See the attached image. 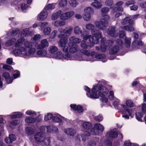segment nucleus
Here are the masks:
<instances>
[{"label":"nucleus","instance_id":"1","mask_svg":"<svg viewBox=\"0 0 146 146\" xmlns=\"http://www.w3.org/2000/svg\"><path fill=\"white\" fill-rule=\"evenodd\" d=\"M14 44L16 48L13 50V53L16 56L26 57L33 56L36 52V49L32 47L33 43L31 41H25L24 38L21 37L17 41L15 38H12L5 43L7 46Z\"/></svg>","mask_w":146,"mask_h":146},{"label":"nucleus","instance_id":"2","mask_svg":"<svg viewBox=\"0 0 146 146\" xmlns=\"http://www.w3.org/2000/svg\"><path fill=\"white\" fill-rule=\"evenodd\" d=\"M109 19V17L107 16L101 19L99 21H95L94 25L90 23L86 25V29L91 30V33L93 35L89 38L90 42L95 44L98 43L99 38L102 37V33L99 30L103 31L106 30L108 25Z\"/></svg>","mask_w":146,"mask_h":146},{"label":"nucleus","instance_id":"3","mask_svg":"<svg viewBox=\"0 0 146 146\" xmlns=\"http://www.w3.org/2000/svg\"><path fill=\"white\" fill-rule=\"evenodd\" d=\"M106 82L104 80L99 81L97 85H94L90 92V88L87 86H84V89L87 93V96L91 99H97L104 97L108 92V89L106 86Z\"/></svg>","mask_w":146,"mask_h":146},{"label":"nucleus","instance_id":"4","mask_svg":"<svg viewBox=\"0 0 146 146\" xmlns=\"http://www.w3.org/2000/svg\"><path fill=\"white\" fill-rule=\"evenodd\" d=\"M64 35L62 34L58 35V37L60 38L59 42V44L60 46L62 47V50L65 52H68V47L66 46L68 42V39L66 38H64L63 37ZM69 47V51L70 52L73 54V53L76 52L78 51L79 50V47L78 45L76 44H70V45H68ZM78 56V55L76 54Z\"/></svg>","mask_w":146,"mask_h":146},{"label":"nucleus","instance_id":"5","mask_svg":"<svg viewBox=\"0 0 146 146\" xmlns=\"http://www.w3.org/2000/svg\"><path fill=\"white\" fill-rule=\"evenodd\" d=\"M84 40L86 41V40H84L82 41L80 44L81 47L84 49H81L80 50V52L81 53H83L84 55H82V56H79L76 54V55L78 57H81L82 58L86 59L83 60H86L87 61L93 62L94 61V60L93 59V56L95 55V52L93 51L90 53L88 50L85 49L87 48L88 45L85 43V41ZM79 60L82 61V60Z\"/></svg>","mask_w":146,"mask_h":146},{"label":"nucleus","instance_id":"6","mask_svg":"<svg viewBox=\"0 0 146 146\" xmlns=\"http://www.w3.org/2000/svg\"><path fill=\"white\" fill-rule=\"evenodd\" d=\"M53 58L60 59H64L67 60H83L86 59L85 58L78 57L76 55L68 53L64 54L60 51H58L55 54H54Z\"/></svg>","mask_w":146,"mask_h":146},{"label":"nucleus","instance_id":"7","mask_svg":"<svg viewBox=\"0 0 146 146\" xmlns=\"http://www.w3.org/2000/svg\"><path fill=\"white\" fill-rule=\"evenodd\" d=\"M106 38H102L101 41V45L100 47L96 46V48L97 50H100L102 52H105L107 50L109 49L110 48L113 44L114 40H109L106 42Z\"/></svg>","mask_w":146,"mask_h":146},{"label":"nucleus","instance_id":"8","mask_svg":"<svg viewBox=\"0 0 146 146\" xmlns=\"http://www.w3.org/2000/svg\"><path fill=\"white\" fill-rule=\"evenodd\" d=\"M121 23L122 25L129 24L128 25L124 26L123 27V29L130 32L134 31V28L132 26L133 25L134 23L133 20L131 19L130 17H125L121 21Z\"/></svg>","mask_w":146,"mask_h":146},{"label":"nucleus","instance_id":"9","mask_svg":"<svg viewBox=\"0 0 146 146\" xmlns=\"http://www.w3.org/2000/svg\"><path fill=\"white\" fill-rule=\"evenodd\" d=\"M74 33L76 35H79L81 34V36L83 37V39L85 40H87L91 36L89 35L90 32L85 31L82 32L81 28L78 26L75 27L74 29Z\"/></svg>","mask_w":146,"mask_h":146},{"label":"nucleus","instance_id":"10","mask_svg":"<svg viewBox=\"0 0 146 146\" xmlns=\"http://www.w3.org/2000/svg\"><path fill=\"white\" fill-rule=\"evenodd\" d=\"M48 23L47 22H40L39 23V26L41 30L43 29L44 34L45 35H49L51 31V28L48 27Z\"/></svg>","mask_w":146,"mask_h":146},{"label":"nucleus","instance_id":"11","mask_svg":"<svg viewBox=\"0 0 146 146\" xmlns=\"http://www.w3.org/2000/svg\"><path fill=\"white\" fill-rule=\"evenodd\" d=\"M12 5L14 6L15 9L18 11L27 10L28 7V5L25 3H19L17 1H13L12 3Z\"/></svg>","mask_w":146,"mask_h":146},{"label":"nucleus","instance_id":"12","mask_svg":"<svg viewBox=\"0 0 146 146\" xmlns=\"http://www.w3.org/2000/svg\"><path fill=\"white\" fill-rule=\"evenodd\" d=\"M131 38L125 37V38L124 43H123L122 40L120 39H118L117 40L116 42L122 48L124 47L125 46L127 48H129L131 45Z\"/></svg>","mask_w":146,"mask_h":146},{"label":"nucleus","instance_id":"13","mask_svg":"<svg viewBox=\"0 0 146 146\" xmlns=\"http://www.w3.org/2000/svg\"><path fill=\"white\" fill-rule=\"evenodd\" d=\"M104 129V127L103 125L100 123H97L94 125L91 132L92 134L97 135L99 134V132H102Z\"/></svg>","mask_w":146,"mask_h":146},{"label":"nucleus","instance_id":"14","mask_svg":"<svg viewBox=\"0 0 146 146\" xmlns=\"http://www.w3.org/2000/svg\"><path fill=\"white\" fill-rule=\"evenodd\" d=\"M142 113L137 112L136 113V119L139 121H142L141 118L143 117L144 114L146 113V104H143L141 107Z\"/></svg>","mask_w":146,"mask_h":146},{"label":"nucleus","instance_id":"15","mask_svg":"<svg viewBox=\"0 0 146 146\" xmlns=\"http://www.w3.org/2000/svg\"><path fill=\"white\" fill-rule=\"evenodd\" d=\"M108 35L112 37H116L118 35L119 32L114 26H112L108 29L107 32Z\"/></svg>","mask_w":146,"mask_h":146},{"label":"nucleus","instance_id":"16","mask_svg":"<svg viewBox=\"0 0 146 146\" xmlns=\"http://www.w3.org/2000/svg\"><path fill=\"white\" fill-rule=\"evenodd\" d=\"M34 139L36 142L40 144L42 143L44 137L42 133L38 132L35 135Z\"/></svg>","mask_w":146,"mask_h":146},{"label":"nucleus","instance_id":"17","mask_svg":"<svg viewBox=\"0 0 146 146\" xmlns=\"http://www.w3.org/2000/svg\"><path fill=\"white\" fill-rule=\"evenodd\" d=\"M48 13L43 9L37 16V19L40 21H42L45 20L48 16Z\"/></svg>","mask_w":146,"mask_h":146},{"label":"nucleus","instance_id":"18","mask_svg":"<svg viewBox=\"0 0 146 146\" xmlns=\"http://www.w3.org/2000/svg\"><path fill=\"white\" fill-rule=\"evenodd\" d=\"M121 107L125 110V111L128 113L130 117H133L135 113V111L133 109L129 108L124 104H121Z\"/></svg>","mask_w":146,"mask_h":146},{"label":"nucleus","instance_id":"19","mask_svg":"<svg viewBox=\"0 0 146 146\" xmlns=\"http://www.w3.org/2000/svg\"><path fill=\"white\" fill-rule=\"evenodd\" d=\"M69 42L68 45H70V44H74L79 43L81 41V39L74 36H72L69 38Z\"/></svg>","mask_w":146,"mask_h":146},{"label":"nucleus","instance_id":"20","mask_svg":"<svg viewBox=\"0 0 146 146\" xmlns=\"http://www.w3.org/2000/svg\"><path fill=\"white\" fill-rule=\"evenodd\" d=\"M62 120H66V119L59 114H55L53 116L52 120L54 122L61 123Z\"/></svg>","mask_w":146,"mask_h":146},{"label":"nucleus","instance_id":"21","mask_svg":"<svg viewBox=\"0 0 146 146\" xmlns=\"http://www.w3.org/2000/svg\"><path fill=\"white\" fill-rule=\"evenodd\" d=\"M61 13V10H58V11L53 12L51 16V19L53 21H56L59 17Z\"/></svg>","mask_w":146,"mask_h":146},{"label":"nucleus","instance_id":"22","mask_svg":"<svg viewBox=\"0 0 146 146\" xmlns=\"http://www.w3.org/2000/svg\"><path fill=\"white\" fill-rule=\"evenodd\" d=\"M16 139L15 135L13 134H10L8 137H6L5 139V141L7 144L12 143Z\"/></svg>","mask_w":146,"mask_h":146},{"label":"nucleus","instance_id":"23","mask_svg":"<svg viewBox=\"0 0 146 146\" xmlns=\"http://www.w3.org/2000/svg\"><path fill=\"white\" fill-rule=\"evenodd\" d=\"M49 45V43L46 39H44L41 41L40 44L38 45L36 48L37 49H43Z\"/></svg>","mask_w":146,"mask_h":146},{"label":"nucleus","instance_id":"24","mask_svg":"<svg viewBox=\"0 0 146 146\" xmlns=\"http://www.w3.org/2000/svg\"><path fill=\"white\" fill-rule=\"evenodd\" d=\"M64 131L66 134L71 136H73L76 133V130L72 128L65 129Z\"/></svg>","mask_w":146,"mask_h":146},{"label":"nucleus","instance_id":"25","mask_svg":"<svg viewBox=\"0 0 146 146\" xmlns=\"http://www.w3.org/2000/svg\"><path fill=\"white\" fill-rule=\"evenodd\" d=\"M91 6L96 9H100L102 7L100 0H94L91 5Z\"/></svg>","mask_w":146,"mask_h":146},{"label":"nucleus","instance_id":"26","mask_svg":"<svg viewBox=\"0 0 146 146\" xmlns=\"http://www.w3.org/2000/svg\"><path fill=\"white\" fill-rule=\"evenodd\" d=\"M3 76L5 78L8 84L11 83L13 80L12 77H11L9 74L7 72H4L3 74Z\"/></svg>","mask_w":146,"mask_h":146},{"label":"nucleus","instance_id":"27","mask_svg":"<svg viewBox=\"0 0 146 146\" xmlns=\"http://www.w3.org/2000/svg\"><path fill=\"white\" fill-rule=\"evenodd\" d=\"M66 23V22L64 20H58L55 21L53 23L54 26L58 27L59 26H62L64 25Z\"/></svg>","mask_w":146,"mask_h":146},{"label":"nucleus","instance_id":"28","mask_svg":"<svg viewBox=\"0 0 146 146\" xmlns=\"http://www.w3.org/2000/svg\"><path fill=\"white\" fill-rule=\"evenodd\" d=\"M70 107L73 109L77 111L78 113H81L83 111L82 107L79 105L76 106V104H71Z\"/></svg>","mask_w":146,"mask_h":146},{"label":"nucleus","instance_id":"29","mask_svg":"<svg viewBox=\"0 0 146 146\" xmlns=\"http://www.w3.org/2000/svg\"><path fill=\"white\" fill-rule=\"evenodd\" d=\"M94 55L93 56V59L94 60V61L95 60V58L98 59H100L102 60L103 62H105L107 61L106 60V56L105 54H96L95 56V58L94 57Z\"/></svg>","mask_w":146,"mask_h":146},{"label":"nucleus","instance_id":"30","mask_svg":"<svg viewBox=\"0 0 146 146\" xmlns=\"http://www.w3.org/2000/svg\"><path fill=\"white\" fill-rule=\"evenodd\" d=\"M81 124L83 127L86 129H90L92 126V124L89 122L82 121Z\"/></svg>","mask_w":146,"mask_h":146},{"label":"nucleus","instance_id":"31","mask_svg":"<svg viewBox=\"0 0 146 146\" xmlns=\"http://www.w3.org/2000/svg\"><path fill=\"white\" fill-rule=\"evenodd\" d=\"M40 131L42 133H45L46 132L49 133L51 132L50 128L49 126H42L40 128Z\"/></svg>","mask_w":146,"mask_h":146},{"label":"nucleus","instance_id":"32","mask_svg":"<svg viewBox=\"0 0 146 146\" xmlns=\"http://www.w3.org/2000/svg\"><path fill=\"white\" fill-rule=\"evenodd\" d=\"M58 50V48L54 46H50L48 48L49 52L54 56Z\"/></svg>","mask_w":146,"mask_h":146},{"label":"nucleus","instance_id":"33","mask_svg":"<svg viewBox=\"0 0 146 146\" xmlns=\"http://www.w3.org/2000/svg\"><path fill=\"white\" fill-rule=\"evenodd\" d=\"M36 54L40 57H45L47 55V51L45 50H38L37 51Z\"/></svg>","mask_w":146,"mask_h":146},{"label":"nucleus","instance_id":"34","mask_svg":"<svg viewBox=\"0 0 146 146\" xmlns=\"http://www.w3.org/2000/svg\"><path fill=\"white\" fill-rule=\"evenodd\" d=\"M106 136L107 137L115 138L117 137V133L114 131H111L106 133Z\"/></svg>","mask_w":146,"mask_h":146},{"label":"nucleus","instance_id":"35","mask_svg":"<svg viewBox=\"0 0 146 146\" xmlns=\"http://www.w3.org/2000/svg\"><path fill=\"white\" fill-rule=\"evenodd\" d=\"M56 3H52L46 5L44 8L45 10H52L55 9V6L56 5Z\"/></svg>","mask_w":146,"mask_h":146},{"label":"nucleus","instance_id":"36","mask_svg":"<svg viewBox=\"0 0 146 146\" xmlns=\"http://www.w3.org/2000/svg\"><path fill=\"white\" fill-rule=\"evenodd\" d=\"M119 49V47L117 45H115L112 47L110 51V53L112 54H114L118 52Z\"/></svg>","mask_w":146,"mask_h":146},{"label":"nucleus","instance_id":"37","mask_svg":"<svg viewBox=\"0 0 146 146\" xmlns=\"http://www.w3.org/2000/svg\"><path fill=\"white\" fill-rule=\"evenodd\" d=\"M90 135V133L89 132L86 131L84 132L83 134L81 135L82 141H86L88 137Z\"/></svg>","mask_w":146,"mask_h":146},{"label":"nucleus","instance_id":"38","mask_svg":"<svg viewBox=\"0 0 146 146\" xmlns=\"http://www.w3.org/2000/svg\"><path fill=\"white\" fill-rule=\"evenodd\" d=\"M25 131L26 134L28 136L33 134L35 132L34 129L30 127L26 128L25 129Z\"/></svg>","mask_w":146,"mask_h":146},{"label":"nucleus","instance_id":"39","mask_svg":"<svg viewBox=\"0 0 146 146\" xmlns=\"http://www.w3.org/2000/svg\"><path fill=\"white\" fill-rule=\"evenodd\" d=\"M84 13L91 15L94 13V9L92 7H86L84 9Z\"/></svg>","mask_w":146,"mask_h":146},{"label":"nucleus","instance_id":"40","mask_svg":"<svg viewBox=\"0 0 146 146\" xmlns=\"http://www.w3.org/2000/svg\"><path fill=\"white\" fill-rule=\"evenodd\" d=\"M92 15L91 14L84 13L83 17L84 20L86 21H90Z\"/></svg>","mask_w":146,"mask_h":146},{"label":"nucleus","instance_id":"41","mask_svg":"<svg viewBox=\"0 0 146 146\" xmlns=\"http://www.w3.org/2000/svg\"><path fill=\"white\" fill-rule=\"evenodd\" d=\"M67 4V0H60L59 1L58 4L59 7L62 8L65 7Z\"/></svg>","mask_w":146,"mask_h":146},{"label":"nucleus","instance_id":"42","mask_svg":"<svg viewBox=\"0 0 146 146\" xmlns=\"http://www.w3.org/2000/svg\"><path fill=\"white\" fill-rule=\"evenodd\" d=\"M109 11V8L107 7H103L101 9V11L102 13V15L103 16H106V17H104L103 18L106 17L108 16L109 17H109L108 16H106V14L108 13ZM109 20H108V21Z\"/></svg>","mask_w":146,"mask_h":146},{"label":"nucleus","instance_id":"43","mask_svg":"<svg viewBox=\"0 0 146 146\" xmlns=\"http://www.w3.org/2000/svg\"><path fill=\"white\" fill-rule=\"evenodd\" d=\"M50 137H47L45 138L44 137L42 143H41L40 144L42 145H45L46 146H48L50 145Z\"/></svg>","mask_w":146,"mask_h":146},{"label":"nucleus","instance_id":"44","mask_svg":"<svg viewBox=\"0 0 146 146\" xmlns=\"http://www.w3.org/2000/svg\"><path fill=\"white\" fill-rule=\"evenodd\" d=\"M78 0H70L69 3L71 6L73 7H75L78 4Z\"/></svg>","mask_w":146,"mask_h":146},{"label":"nucleus","instance_id":"45","mask_svg":"<svg viewBox=\"0 0 146 146\" xmlns=\"http://www.w3.org/2000/svg\"><path fill=\"white\" fill-rule=\"evenodd\" d=\"M73 28L72 26L67 27L65 29V34L71 35L72 34Z\"/></svg>","mask_w":146,"mask_h":146},{"label":"nucleus","instance_id":"46","mask_svg":"<svg viewBox=\"0 0 146 146\" xmlns=\"http://www.w3.org/2000/svg\"><path fill=\"white\" fill-rule=\"evenodd\" d=\"M29 29L26 28L23 29L21 32V35L20 36L21 37L24 38L23 37L29 34Z\"/></svg>","mask_w":146,"mask_h":146},{"label":"nucleus","instance_id":"47","mask_svg":"<svg viewBox=\"0 0 146 146\" xmlns=\"http://www.w3.org/2000/svg\"><path fill=\"white\" fill-rule=\"evenodd\" d=\"M126 106L128 108H132L134 107V104L133 102L131 100H127L125 102Z\"/></svg>","mask_w":146,"mask_h":146},{"label":"nucleus","instance_id":"48","mask_svg":"<svg viewBox=\"0 0 146 146\" xmlns=\"http://www.w3.org/2000/svg\"><path fill=\"white\" fill-rule=\"evenodd\" d=\"M25 121L28 123H32L35 122L36 119L35 118L27 117L25 119Z\"/></svg>","mask_w":146,"mask_h":146},{"label":"nucleus","instance_id":"49","mask_svg":"<svg viewBox=\"0 0 146 146\" xmlns=\"http://www.w3.org/2000/svg\"><path fill=\"white\" fill-rule=\"evenodd\" d=\"M67 20L70 19L74 14V12L73 11L65 12Z\"/></svg>","mask_w":146,"mask_h":146},{"label":"nucleus","instance_id":"50","mask_svg":"<svg viewBox=\"0 0 146 146\" xmlns=\"http://www.w3.org/2000/svg\"><path fill=\"white\" fill-rule=\"evenodd\" d=\"M50 128V133H57L58 132V129L56 127L53 126H49Z\"/></svg>","mask_w":146,"mask_h":146},{"label":"nucleus","instance_id":"51","mask_svg":"<svg viewBox=\"0 0 146 146\" xmlns=\"http://www.w3.org/2000/svg\"><path fill=\"white\" fill-rule=\"evenodd\" d=\"M26 114L32 116H34L36 115V113L34 111L31 110H28L26 112Z\"/></svg>","mask_w":146,"mask_h":146},{"label":"nucleus","instance_id":"52","mask_svg":"<svg viewBox=\"0 0 146 146\" xmlns=\"http://www.w3.org/2000/svg\"><path fill=\"white\" fill-rule=\"evenodd\" d=\"M53 116V115L52 114L48 113L45 115L44 119L45 121H48L50 119L52 118Z\"/></svg>","mask_w":146,"mask_h":146},{"label":"nucleus","instance_id":"53","mask_svg":"<svg viewBox=\"0 0 146 146\" xmlns=\"http://www.w3.org/2000/svg\"><path fill=\"white\" fill-rule=\"evenodd\" d=\"M119 100L116 98H115V99H114V101L113 102V105L116 108H117L118 105H119Z\"/></svg>","mask_w":146,"mask_h":146},{"label":"nucleus","instance_id":"54","mask_svg":"<svg viewBox=\"0 0 146 146\" xmlns=\"http://www.w3.org/2000/svg\"><path fill=\"white\" fill-rule=\"evenodd\" d=\"M60 16V20L64 21L67 20L65 13H63L62 11L61 13Z\"/></svg>","mask_w":146,"mask_h":146},{"label":"nucleus","instance_id":"55","mask_svg":"<svg viewBox=\"0 0 146 146\" xmlns=\"http://www.w3.org/2000/svg\"><path fill=\"white\" fill-rule=\"evenodd\" d=\"M57 33V31L56 30L53 31L50 35L49 36L50 38H53L56 36Z\"/></svg>","mask_w":146,"mask_h":146},{"label":"nucleus","instance_id":"56","mask_svg":"<svg viewBox=\"0 0 146 146\" xmlns=\"http://www.w3.org/2000/svg\"><path fill=\"white\" fill-rule=\"evenodd\" d=\"M20 72L17 70H15L13 72V76L14 79H16L19 76Z\"/></svg>","mask_w":146,"mask_h":146},{"label":"nucleus","instance_id":"57","mask_svg":"<svg viewBox=\"0 0 146 146\" xmlns=\"http://www.w3.org/2000/svg\"><path fill=\"white\" fill-rule=\"evenodd\" d=\"M109 98L111 100H113L115 99V97L114 96V93L113 91H110L109 92Z\"/></svg>","mask_w":146,"mask_h":146},{"label":"nucleus","instance_id":"58","mask_svg":"<svg viewBox=\"0 0 146 146\" xmlns=\"http://www.w3.org/2000/svg\"><path fill=\"white\" fill-rule=\"evenodd\" d=\"M96 143L93 141H89L88 142L87 146H96Z\"/></svg>","mask_w":146,"mask_h":146},{"label":"nucleus","instance_id":"59","mask_svg":"<svg viewBox=\"0 0 146 146\" xmlns=\"http://www.w3.org/2000/svg\"><path fill=\"white\" fill-rule=\"evenodd\" d=\"M2 64L3 65V68L4 69L9 70H11L13 69V68L12 67L9 65H4L3 64Z\"/></svg>","mask_w":146,"mask_h":146},{"label":"nucleus","instance_id":"60","mask_svg":"<svg viewBox=\"0 0 146 146\" xmlns=\"http://www.w3.org/2000/svg\"><path fill=\"white\" fill-rule=\"evenodd\" d=\"M116 10H118L119 11H123V9L121 7H115L113 10L112 12L113 13L116 12Z\"/></svg>","mask_w":146,"mask_h":146},{"label":"nucleus","instance_id":"61","mask_svg":"<svg viewBox=\"0 0 146 146\" xmlns=\"http://www.w3.org/2000/svg\"><path fill=\"white\" fill-rule=\"evenodd\" d=\"M19 30L18 29L16 28L13 29L12 32L11 33V35L12 36H15L19 32Z\"/></svg>","mask_w":146,"mask_h":146},{"label":"nucleus","instance_id":"62","mask_svg":"<svg viewBox=\"0 0 146 146\" xmlns=\"http://www.w3.org/2000/svg\"><path fill=\"white\" fill-rule=\"evenodd\" d=\"M122 114L123 115L122 117H123L124 118L126 119H129V116L125 114L126 112L124 110H121V111Z\"/></svg>","mask_w":146,"mask_h":146},{"label":"nucleus","instance_id":"63","mask_svg":"<svg viewBox=\"0 0 146 146\" xmlns=\"http://www.w3.org/2000/svg\"><path fill=\"white\" fill-rule=\"evenodd\" d=\"M113 2V0H106L105 3L106 5L110 6L112 4Z\"/></svg>","mask_w":146,"mask_h":146},{"label":"nucleus","instance_id":"64","mask_svg":"<svg viewBox=\"0 0 146 146\" xmlns=\"http://www.w3.org/2000/svg\"><path fill=\"white\" fill-rule=\"evenodd\" d=\"M19 121L17 120H13L11 122V124L13 125H16L18 124Z\"/></svg>","mask_w":146,"mask_h":146}]
</instances>
